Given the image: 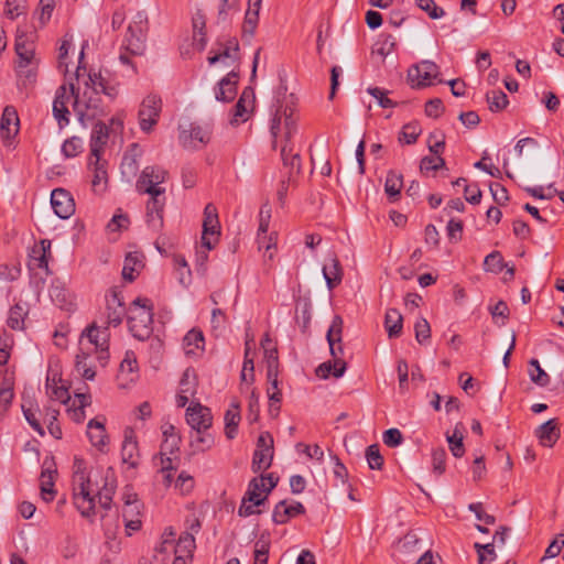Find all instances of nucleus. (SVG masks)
Wrapping results in <instances>:
<instances>
[{"instance_id":"e433bc0d","label":"nucleus","mask_w":564,"mask_h":564,"mask_svg":"<svg viewBox=\"0 0 564 564\" xmlns=\"http://www.w3.org/2000/svg\"><path fill=\"white\" fill-rule=\"evenodd\" d=\"M122 46L132 55H142L145 51V37L127 32Z\"/></svg>"},{"instance_id":"393cba45","label":"nucleus","mask_w":564,"mask_h":564,"mask_svg":"<svg viewBox=\"0 0 564 564\" xmlns=\"http://www.w3.org/2000/svg\"><path fill=\"white\" fill-rule=\"evenodd\" d=\"M89 167L93 169L94 177L91 181L93 187L98 189L101 185L106 186L108 181L107 162L101 159V155H90Z\"/></svg>"},{"instance_id":"3c124183","label":"nucleus","mask_w":564,"mask_h":564,"mask_svg":"<svg viewBox=\"0 0 564 564\" xmlns=\"http://www.w3.org/2000/svg\"><path fill=\"white\" fill-rule=\"evenodd\" d=\"M239 58H240L239 54H234V51H231L227 46H224L221 51H219L215 54H213V51H212L207 61H208L209 65H215L217 62H223L225 65L229 66L230 64L227 63V59H230L232 63H235V62H238Z\"/></svg>"},{"instance_id":"c03bdc74","label":"nucleus","mask_w":564,"mask_h":564,"mask_svg":"<svg viewBox=\"0 0 564 564\" xmlns=\"http://www.w3.org/2000/svg\"><path fill=\"white\" fill-rule=\"evenodd\" d=\"M422 133L419 122H409L402 127L399 133V142L403 144H414Z\"/></svg>"},{"instance_id":"79ce46f5","label":"nucleus","mask_w":564,"mask_h":564,"mask_svg":"<svg viewBox=\"0 0 564 564\" xmlns=\"http://www.w3.org/2000/svg\"><path fill=\"white\" fill-rule=\"evenodd\" d=\"M90 352L84 351L83 348H80V352L76 355L75 359V368L76 371L86 380H94L96 372L95 370L88 366L87 359L89 358Z\"/></svg>"},{"instance_id":"0eeeda50","label":"nucleus","mask_w":564,"mask_h":564,"mask_svg":"<svg viewBox=\"0 0 564 564\" xmlns=\"http://www.w3.org/2000/svg\"><path fill=\"white\" fill-rule=\"evenodd\" d=\"M162 111V99L158 95H148L143 98L138 119L142 132L150 133L156 126Z\"/></svg>"},{"instance_id":"37998d69","label":"nucleus","mask_w":564,"mask_h":564,"mask_svg":"<svg viewBox=\"0 0 564 564\" xmlns=\"http://www.w3.org/2000/svg\"><path fill=\"white\" fill-rule=\"evenodd\" d=\"M531 369L529 370L530 379L533 383L540 387H546L551 382L550 376L541 368L538 359H531L529 361Z\"/></svg>"},{"instance_id":"f3484780","label":"nucleus","mask_w":564,"mask_h":564,"mask_svg":"<svg viewBox=\"0 0 564 564\" xmlns=\"http://www.w3.org/2000/svg\"><path fill=\"white\" fill-rule=\"evenodd\" d=\"M305 513V507L299 502L294 501L291 505L286 503V500H282L278 502L272 512V520L276 524H284L291 518H294L300 514Z\"/></svg>"},{"instance_id":"1a4fd4ad","label":"nucleus","mask_w":564,"mask_h":564,"mask_svg":"<svg viewBox=\"0 0 564 564\" xmlns=\"http://www.w3.org/2000/svg\"><path fill=\"white\" fill-rule=\"evenodd\" d=\"M273 437L269 432H263L257 440L251 469L253 473L268 469L273 460Z\"/></svg>"},{"instance_id":"603ef678","label":"nucleus","mask_w":564,"mask_h":564,"mask_svg":"<svg viewBox=\"0 0 564 564\" xmlns=\"http://www.w3.org/2000/svg\"><path fill=\"white\" fill-rule=\"evenodd\" d=\"M484 267L486 271L499 273L507 264L503 262V258L499 251H492L486 256Z\"/></svg>"},{"instance_id":"0e129e2a","label":"nucleus","mask_w":564,"mask_h":564,"mask_svg":"<svg viewBox=\"0 0 564 564\" xmlns=\"http://www.w3.org/2000/svg\"><path fill=\"white\" fill-rule=\"evenodd\" d=\"M446 451L443 447L435 448L432 452L433 471L438 476L445 471Z\"/></svg>"},{"instance_id":"6e6552de","label":"nucleus","mask_w":564,"mask_h":564,"mask_svg":"<svg viewBox=\"0 0 564 564\" xmlns=\"http://www.w3.org/2000/svg\"><path fill=\"white\" fill-rule=\"evenodd\" d=\"M220 236V224L218 219L217 208L214 204L208 203L204 208L202 247L207 250L215 248Z\"/></svg>"},{"instance_id":"473e14b6","label":"nucleus","mask_w":564,"mask_h":564,"mask_svg":"<svg viewBox=\"0 0 564 564\" xmlns=\"http://www.w3.org/2000/svg\"><path fill=\"white\" fill-rule=\"evenodd\" d=\"M139 145L131 144L130 150L123 155L121 162V171L123 174L135 175L139 169L138 156Z\"/></svg>"},{"instance_id":"f8f14e48","label":"nucleus","mask_w":564,"mask_h":564,"mask_svg":"<svg viewBox=\"0 0 564 564\" xmlns=\"http://www.w3.org/2000/svg\"><path fill=\"white\" fill-rule=\"evenodd\" d=\"M186 421L195 432H199V430H208L212 426L213 416L207 406L196 402L187 408Z\"/></svg>"},{"instance_id":"dca6fc26","label":"nucleus","mask_w":564,"mask_h":564,"mask_svg":"<svg viewBox=\"0 0 564 564\" xmlns=\"http://www.w3.org/2000/svg\"><path fill=\"white\" fill-rule=\"evenodd\" d=\"M238 73L231 70L223 77L215 87V98L218 101L230 102L237 95Z\"/></svg>"},{"instance_id":"f704fd0d","label":"nucleus","mask_w":564,"mask_h":564,"mask_svg":"<svg viewBox=\"0 0 564 564\" xmlns=\"http://www.w3.org/2000/svg\"><path fill=\"white\" fill-rule=\"evenodd\" d=\"M205 15L197 11L193 17V29H194V41L196 42L198 48L203 51L207 44L206 33H205Z\"/></svg>"},{"instance_id":"13d9d810","label":"nucleus","mask_w":564,"mask_h":564,"mask_svg":"<svg viewBox=\"0 0 564 564\" xmlns=\"http://www.w3.org/2000/svg\"><path fill=\"white\" fill-rule=\"evenodd\" d=\"M415 339L419 344H425L431 337V327L429 322L421 317L414 325Z\"/></svg>"},{"instance_id":"4d7b16f0","label":"nucleus","mask_w":564,"mask_h":564,"mask_svg":"<svg viewBox=\"0 0 564 564\" xmlns=\"http://www.w3.org/2000/svg\"><path fill=\"white\" fill-rule=\"evenodd\" d=\"M83 141L78 137H72L62 144V153L66 158H74L82 152Z\"/></svg>"},{"instance_id":"2eb2a0df","label":"nucleus","mask_w":564,"mask_h":564,"mask_svg":"<svg viewBox=\"0 0 564 564\" xmlns=\"http://www.w3.org/2000/svg\"><path fill=\"white\" fill-rule=\"evenodd\" d=\"M341 334L343 318L339 315H335L326 334V339L329 346V352L333 357V360L344 359V346L341 340Z\"/></svg>"},{"instance_id":"5fc2aeb1","label":"nucleus","mask_w":564,"mask_h":564,"mask_svg":"<svg viewBox=\"0 0 564 564\" xmlns=\"http://www.w3.org/2000/svg\"><path fill=\"white\" fill-rule=\"evenodd\" d=\"M449 449L454 457H462L465 454V447L463 444V434L458 432L456 427L452 435L446 436Z\"/></svg>"},{"instance_id":"58836bf2","label":"nucleus","mask_w":564,"mask_h":564,"mask_svg":"<svg viewBox=\"0 0 564 564\" xmlns=\"http://www.w3.org/2000/svg\"><path fill=\"white\" fill-rule=\"evenodd\" d=\"M208 430H199L191 436V446L195 452H205L214 445V437Z\"/></svg>"},{"instance_id":"de8ad7c7","label":"nucleus","mask_w":564,"mask_h":564,"mask_svg":"<svg viewBox=\"0 0 564 564\" xmlns=\"http://www.w3.org/2000/svg\"><path fill=\"white\" fill-rule=\"evenodd\" d=\"M259 22V14L257 9L248 8L245 14V21L242 24V37L251 39L254 35L257 25Z\"/></svg>"},{"instance_id":"bb28decb","label":"nucleus","mask_w":564,"mask_h":564,"mask_svg":"<svg viewBox=\"0 0 564 564\" xmlns=\"http://www.w3.org/2000/svg\"><path fill=\"white\" fill-rule=\"evenodd\" d=\"M138 442L132 435H126L121 447V458L124 464L135 468L139 465Z\"/></svg>"},{"instance_id":"4be33fe9","label":"nucleus","mask_w":564,"mask_h":564,"mask_svg":"<svg viewBox=\"0 0 564 564\" xmlns=\"http://www.w3.org/2000/svg\"><path fill=\"white\" fill-rule=\"evenodd\" d=\"M52 257L51 241L43 239L39 246H34L30 254V261L39 269H43L46 274H50L48 260Z\"/></svg>"},{"instance_id":"338daca9","label":"nucleus","mask_w":564,"mask_h":564,"mask_svg":"<svg viewBox=\"0 0 564 564\" xmlns=\"http://www.w3.org/2000/svg\"><path fill=\"white\" fill-rule=\"evenodd\" d=\"M21 275V269L14 264L1 263L0 264V280L13 282Z\"/></svg>"},{"instance_id":"4468645a","label":"nucleus","mask_w":564,"mask_h":564,"mask_svg":"<svg viewBox=\"0 0 564 564\" xmlns=\"http://www.w3.org/2000/svg\"><path fill=\"white\" fill-rule=\"evenodd\" d=\"M180 141L186 149H199L210 141V131L207 128L191 124L188 131H181Z\"/></svg>"},{"instance_id":"7c9ffc66","label":"nucleus","mask_w":564,"mask_h":564,"mask_svg":"<svg viewBox=\"0 0 564 564\" xmlns=\"http://www.w3.org/2000/svg\"><path fill=\"white\" fill-rule=\"evenodd\" d=\"M56 474L55 469H51L46 467L41 473V496L42 499L46 502H50L54 499L56 491L54 490V475Z\"/></svg>"},{"instance_id":"5701e85b","label":"nucleus","mask_w":564,"mask_h":564,"mask_svg":"<svg viewBox=\"0 0 564 564\" xmlns=\"http://www.w3.org/2000/svg\"><path fill=\"white\" fill-rule=\"evenodd\" d=\"M323 275L329 290L340 284L343 280V269L336 257H330L323 265Z\"/></svg>"},{"instance_id":"c756f323","label":"nucleus","mask_w":564,"mask_h":564,"mask_svg":"<svg viewBox=\"0 0 564 564\" xmlns=\"http://www.w3.org/2000/svg\"><path fill=\"white\" fill-rule=\"evenodd\" d=\"M254 347V340L253 337H249L247 334L246 341H245V358H243V366L241 370V379L245 381H253L254 380V362L253 358L250 356L251 351Z\"/></svg>"},{"instance_id":"6e6d98bb","label":"nucleus","mask_w":564,"mask_h":564,"mask_svg":"<svg viewBox=\"0 0 564 564\" xmlns=\"http://www.w3.org/2000/svg\"><path fill=\"white\" fill-rule=\"evenodd\" d=\"M415 3L433 20L441 19L445 15V11L437 7L434 0H415Z\"/></svg>"},{"instance_id":"a19ab883","label":"nucleus","mask_w":564,"mask_h":564,"mask_svg":"<svg viewBox=\"0 0 564 564\" xmlns=\"http://www.w3.org/2000/svg\"><path fill=\"white\" fill-rule=\"evenodd\" d=\"M15 52L19 62L31 63L34 56V47L32 42H28L24 35H18L15 39Z\"/></svg>"},{"instance_id":"cd10ccee","label":"nucleus","mask_w":564,"mask_h":564,"mask_svg":"<svg viewBox=\"0 0 564 564\" xmlns=\"http://www.w3.org/2000/svg\"><path fill=\"white\" fill-rule=\"evenodd\" d=\"M384 326L389 338H397L401 335L403 317L397 308H389L386 312Z\"/></svg>"},{"instance_id":"864d4df0","label":"nucleus","mask_w":564,"mask_h":564,"mask_svg":"<svg viewBox=\"0 0 564 564\" xmlns=\"http://www.w3.org/2000/svg\"><path fill=\"white\" fill-rule=\"evenodd\" d=\"M475 549L478 555V564L491 563L496 558L494 543L480 544L475 543Z\"/></svg>"},{"instance_id":"9d476101","label":"nucleus","mask_w":564,"mask_h":564,"mask_svg":"<svg viewBox=\"0 0 564 564\" xmlns=\"http://www.w3.org/2000/svg\"><path fill=\"white\" fill-rule=\"evenodd\" d=\"M438 66L432 61H422L408 70V80L413 88H422L433 84L438 76Z\"/></svg>"},{"instance_id":"a878e982","label":"nucleus","mask_w":564,"mask_h":564,"mask_svg":"<svg viewBox=\"0 0 564 564\" xmlns=\"http://www.w3.org/2000/svg\"><path fill=\"white\" fill-rule=\"evenodd\" d=\"M403 187V176L395 171H389L384 182V192L391 203L400 198L401 189Z\"/></svg>"},{"instance_id":"2f4dec72","label":"nucleus","mask_w":564,"mask_h":564,"mask_svg":"<svg viewBox=\"0 0 564 564\" xmlns=\"http://www.w3.org/2000/svg\"><path fill=\"white\" fill-rule=\"evenodd\" d=\"M281 159L283 165L289 167L290 174L300 173L301 171V156L297 152L293 151V145L289 147V144H283L281 149Z\"/></svg>"},{"instance_id":"412c9836","label":"nucleus","mask_w":564,"mask_h":564,"mask_svg":"<svg viewBox=\"0 0 564 564\" xmlns=\"http://www.w3.org/2000/svg\"><path fill=\"white\" fill-rule=\"evenodd\" d=\"M108 139V126L102 121L96 122L93 127L90 135V155H101Z\"/></svg>"},{"instance_id":"c85d7f7f","label":"nucleus","mask_w":564,"mask_h":564,"mask_svg":"<svg viewBox=\"0 0 564 564\" xmlns=\"http://www.w3.org/2000/svg\"><path fill=\"white\" fill-rule=\"evenodd\" d=\"M240 420L239 404L232 403L225 413V434L228 440H234L236 437Z\"/></svg>"},{"instance_id":"774afa93","label":"nucleus","mask_w":564,"mask_h":564,"mask_svg":"<svg viewBox=\"0 0 564 564\" xmlns=\"http://www.w3.org/2000/svg\"><path fill=\"white\" fill-rule=\"evenodd\" d=\"M180 444H181V436H171L167 438H163L162 445H161V456L166 455H174L180 451Z\"/></svg>"},{"instance_id":"052dcab7","label":"nucleus","mask_w":564,"mask_h":564,"mask_svg":"<svg viewBox=\"0 0 564 564\" xmlns=\"http://www.w3.org/2000/svg\"><path fill=\"white\" fill-rule=\"evenodd\" d=\"M53 116L61 128L65 127L69 122V110L63 101H53Z\"/></svg>"},{"instance_id":"aec40b11","label":"nucleus","mask_w":564,"mask_h":564,"mask_svg":"<svg viewBox=\"0 0 564 564\" xmlns=\"http://www.w3.org/2000/svg\"><path fill=\"white\" fill-rule=\"evenodd\" d=\"M87 436L93 446L99 451H104L108 443V435L105 427V419L99 417L91 419L87 424Z\"/></svg>"},{"instance_id":"69168bd1","label":"nucleus","mask_w":564,"mask_h":564,"mask_svg":"<svg viewBox=\"0 0 564 564\" xmlns=\"http://www.w3.org/2000/svg\"><path fill=\"white\" fill-rule=\"evenodd\" d=\"M269 542L262 539L258 540L254 545V563L253 564H268L269 557Z\"/></svg>"},{"instance_id":"bf43d9fd","label":"nucleus","mask_w":564,"mask_h":564,"mask_svg":"<svg viewBox=\"0 0 564 564\" xmlns=\"http://www.w3.org/2000/svg\"><path fill=\"white\" fill-rule=\"evenodd\" d=\"M380 37L381 40L378 42L377 52L381 56L386 57L395 50L397 40L391 34H381Z\"/></svg>"},{"instance_id":"6ab92c4d","label":"nucleus","mask_w":564,"mask_h":564,"mask_svg":"<svg viewBox=\"0 0 564 564\" xmlns=\"http://www.w3.org/2000/svg\"><path fill=\"white\" fill-rule=\"evenodd\" d=\"M535 436L541 445L552 447L561 436L560 425L556 419H550L535 430Z\"/></svg>"},{"instance_id":"4c0bfd02","label":"nucleus","mask_w":564,"mask_h":564,"mask_svg":"<svg viewBox=\"0 0 564 564\" xmlns=\"http://www.w3.org/2000/svg\"><path fill=\"white\" fill-rule=\"evenodd\" d=\"M197 389V377L193 368H187L180 380L178 392L194 397Z\"/></svg>"},{"instance_id":"f03ea898","label":"nucleus","mask_w":564,"mask_h":564,"mask_svg":"<svg viewBox=\"0 0 564 564\" xmlns=\"http://www.w3.org/2000/svg\"><path fill=\"white\" fill-rule=\"evenodd\" d=\"M169 172L159 165L145 166L135 182V189L139 194L150 195L147 202V224L159 231L163 227V214L166 203L165 188L161 186Z\"/></svg>"},{"instance_id":"ea45409f","label":"nucleus","mask_w":564,"mask_h":564,"mask_svg":"<svg viewBox=\"0 0 564 564\" xmlns=\"http://www.w3.org/2000/svg\"><path fill=\"white\" fill-rule=\"evenodd\" d=\"M486 100L488 102L489 109L492 112L503 110L508 104V96L500 89H492L486 94Z\"/></svg>"},{"instance_id":"c9c22d12","label":"nucleus","mask_w":564,"mask_h":564,"mask_svg":"<svg viewBox=\"0 0 564 564\" xmlns=\"http://www.w3.org/2000/svg\"><path fill=\"white\" fill-rule=\"evenodd\" d=\"M28 315L26 310L20 303L14 304L7 319L8 326L13 330H22L24 328V318Z\"/></svg>"},{"instance_id":"e2e57ef3","label":"nucleus","mask_w":564,"mask_h":564,"mask_svg":"<svg viewBox=\"0 0 564 564\" xmlns=\"http://www.w3.org/2000/svg\"><path fill=\"white\" fill-rule=\"evenodd\" d=\"M368 94L377 99L378 104L382 108H394L397 102L387 97V90L379 87H369Z\"/></svg>"},{"instance_id":"49530a36","label":"nucleus","mask_w":564,"mask_h":564,"mask_svg":"<svg viewBox=\"0 0 564 564\" xmlns=\"http://www.w3.org/2000/svg\"><path fill=\"white\" fill-rule=\"evenodd\" d=\"M45 417L47 420V430L48 433L56 440L62 438V429L59 424L57 423V417L59 415V410L54 409L52 406H45L44 408Z\"/></svg>"},{"instance_id":"f257e3e1","label":"nucleus","mask_w":564,"mask_h":564,"mask_svg":"<svg viewBox=\"0 0 564 564\" xmlns=\"http://www.w3.org/2000/svg\"><path fill=\"white\" fill-rule=\"evenodd\" d=\"M115 491L116 479L111 469L107 470L101 489H98L97 485H94L90 477L86 476L84 471H75L73 475L74 505L85 518H90L95 514L96 497L100 507L109 510Z\"/></svg>"},{"instance_id":"b1692460","label":"nucleus","mask_w":564,"mask_h":564,"mask_svg":"<svg viewBox=\"0 0 564 564\" xmlns=\"http://www.w3.org/2000/svg\"><path fill=\"white\" fill-rule=\"evenodd\" d=\"M204 335L202 330L191 329L183 338V349L186 356L196 355L204 350Z\"/></svg>"},{"instance_id":"7ed1b4c3","label":"nucleus","mask_w":564,"mask_h":564,"mask_svg":"<svg viewBox=\"0 0 564 564\" xmlns=\"http://www.w3.org/2000/svg\"><path fill=\"white\" fill-rule=\"evenodd\" d=\"M106 312L107 321L105 322V326H98L96 323H93L82 334V338L86 337L88 343L94 346V350L99 354L98 359L100 361L108 359L110 337L108 327L110 325L115 327L119 326L126 315L124 303L118 291L111 290L110 293L106 295Z\"/></svg>"},{"instance_id":"72a5a7b5","label":"nucleus","mask_w":564,"mask_h":564,"mask_svg":"<svg viewBox=\"0 0 564 564\" xmlns=\"http://www.w3.org/2000/svg\"><path fill=\"white\" fill-rule=\"evenodd\" d=\"M138 508V501L131 500L130 497L126 500L124 508H123V521L124 527L127 530V534L131 535L132 532H135L141 529V520L139 517L135 518H129L130 509H137Z\"/></svg>"},{"instance_id":"ddd939ff","label":"nucleus","mask_w":564,"mask_h":564,"mask_svg":"<svg viewBox=\"0 0 564 564\" xmlns=\"http://www.w3.org/2000/svg\"><path fill=\"white\" fill-rule=\"evenodd\" d=\"M51 205L54 213L62 219H67L75 213L74 199L70 193L64 188L52 191Z\"/></svg>"},{"instance_id":"423d86ee","label":"nucleus","mask_w":564,"mask_h":564,"mask_svg":"<svg viewBox=\"0 0 564 564\" xmlns=\"http://www.w3.org/2000/svg\"><path fill=\"white\" fill-rule=\"evenodd\" d=\"M267 489L265 477L252 478L248 485V489L242 498L241 505L238 508V516L247 518L253 514H259L261 511L257 509L263 505L268 499V494L262 496Z\"/></svg>"},{"instance_id":"09e8293b","label":"nucleus","mask_w":564,"mask_h":564,"mask_svg":"<svg viewBox=\"0 0 564 564\" xmlns=\"http://www.w3.org/2000/svg\"><path fill=\"white\" fill-rule=\"evenodd\" d=\"M264 360L267 364V378H273L279 373V355L276 347H265Z\"/></svg>"},{"instance_id":"680f3d73","label":"nucleus","mask_w":564,"mask_h":564,"mask_svg":"<svg viewBox=\"0 0 564 564\" xmlns=\"http://www.w3.org/2000/svg\"><path fill=\"white\" fill-rule=\"evenodd\" d=\"M141 263L137 254L129 253L124 259L122 278L129 282L134 281V265Z\"/></svg>"},{"instance_id":"a18cd8bd","label":"nucleus","mask_w":564,"mask_h":564,"mask_svg":"<svg viewBox=\"0 0 564 564\" xmlns=\"http://www.w3.org/2000/svg\"><path fill=\"white\" fill-rule=\"evenodd\" d=\"M31 63H18V83L19 86H29L35 83L36 80V69L33 67H30Z\"/></svg>"},{"instance_id":"8fccbe9b","label":"nucleus","mask_w":564,"mask_h":564,"mask_svg":"<svg viewBox=\"0 0 564 564\" xmlns=\"http://www.w3.org/2000/svg\"><path fill=\"white\" fill-rule=\"evenodd\" d=\"M366 458L370 469L380 470L383 466V457L380 454L379 445H369L366 449Z\"/></svg>"},{"instance_id":"20e7f679","label":"nucleus","mask_w":564,"mask_h":564,"mask_svg":"<svg viewBox=\"0 0 564 564\" xmlns=\"http://www.w3.org/2000/svg\"><path fill=\"white\" fill-rule=\"evenodd\" d=\"M129 330L139 340L149 339L153 333V305L147 297H137L128 315Z\"/></svg>"},{"instance_id":"39448f33","label":"nucleus","mask_w":564,"mask_h":564,"mask_svg":"<svg viewBox=\"0 0 564 564\" xmlns=\"http://www.w3.org/2000/svg\"><path fill=\"white\" fill-rule=\"evenodd\" d=\"M72 95L75 96L74 109L79 120L83 121L85 117L94 119L106 113L100 91L96 86L89 87V84L86 83L85 90L79 95L78 89L76 90L72 84Z\"/></svg>"},{"instance_id":"a211bd4d","label":"nucleus","mask_w":564,"mask_h":564,"mask_svg":"<svg viewBox=\"0 0 564 564\" xmlns=\"http://www.w3.org/2000/svg\"><path fill=\"white\" fill-rule=\"evenodd\" d=\"M21 409L24 415V419L29 423V425L40 435H45V430L41 424L40 420L36 416V413L40 411L39 405L35 402L34 398L28 394L26 392L22 395V404Z\"/></svg>"},{"instance_id":"9b49d317","label":"nucleus","mask_w":564,"mask_h":564,"mask_svg":"<svg viewBox=\"0 0 564 564\" xmlns=\"http://www.w3.org/2000/svg\"><path fill=\"white\" fill-rule=\"evenodd\" d=\"M20 130V119L13 106H6L0 119V138L6 147L13 144Z\"/></svg>"}]
</instances>
